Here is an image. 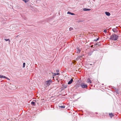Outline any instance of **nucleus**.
<instances>
[{"instance_id":"f257e3e1","label":"nucleus","mask_w":121,"mask_h":121,"mask_svg":"<svg viewBox=\"0 0 121 121\" xmlns=\"http://www.w3.org/2000/svg\"><path fill=\"white\" fill-rule=\"evenodd\" d=\"M118 35L114 34L110 36V39L116 40L118 38Z\"/></svg>"},{"instance_id":"f03ea898","label":"nucleus","mask_w":121,"mask_h":121,"mask_svg":"<svg viewBox=\"0 0 121 121\" xmlns=\"http://www.w3.org/2000/svg\"><path fill=\"white\" fill-rule=\"evenodd\" d=\"M80 86L83 88H85L87 87V86L86 84L85 83H82L80 85Z\"/></svg>"},{"instance_id":"7ed1b4c3","label":"nucleus","mask_w":121,"mask_h":121,"mask_svg":"<svg viewBox=\"0 0 121 121\" xmlns=\"http://www.w3.org/2000/svg\"><path fill=\"white\" fill-rule=\"evenodd\" d=\"M51 82V81L50 80H48L46 81L45 82V84L46 86H49L50 83Z\"/></svg>"},{"instance_id":"20e7f679","label":"nucleus","mask_w":121,"mask_h":121,"mask_svg":"<svg viewBox=\"0 0 121 121\" xmlns=\"http://www.w3.org/2000/svg\"><path fill=\"white\" fill-rule=\"evenodd\" d=\"M105 13L106 15L108 16H109L110 15V13L108 12H106Z\"/></svg>"},{"instance_id":"39448f33","label":"nucleus","mask_w":121,"mask_h":121,"mask_svg":"<svg viewBox=\"0 0 121 121\" xmlns=\"http://www.w3.org/2000/svg\"><path fill=\"white\" fill-rule=\"evenodd\" d=\"M73 79H71V80L68 82V84H71L72 83V82H73Z\"/></svg>"},{"instance_id":"423d86ee","label":"nucleus","mask_w":121,"mask_h":121,"mask_svg":"<svg viewBox=\"0 0 121 121\" xmlns=\"http://www.w3.org/2000/svg\"><path fill=\"white\" fill-rule=\"evenodd\" d=\"M109 115L111 118H112V117L114 116V115L112 113H109Z\"/></svg>"},{"instance_id":"0eeeda50","label":"nucleus","mask_w":121,"mask_h":121,"mask_svg":"<svg viewBox=\"0 0 121 121\" xmlns=\"http://www.w3.org/2000/svg\"><path fill=\"white\" fill-rule=\"evenodd\" d=\"M87 81L88 82L90 83H91V81L90 80V79L88 78L87 80Z\"/></svg>"},{"instance_id":"6e6552de","label":"nucleus","mask_w":121,"mask_h":121,"mask_svg":"<svg viewBox=\"0 0 121 121\" xmlns=\"http://www.w3.org/2000/svg\"><path fill=\"white\" fill-rule=\"evenodd\" d=\"M83 10L84 11H88L90 10L91 9H89L84 8L83 9Z\"/></svg>"},{"instance_id":"1a4fd4ad","label":"nucleus","mask_w":121,"mask_h":121,"mask_svg":"<svg viewBox=\"0 0 121 121\" xmlns=\"http://www.w3.org/2000/svg\"><path fill=\"white\" fill-rule=\"evenodd\" d=\"M112 31L115 32H116L117 31V30L115 28H114L112 29Z\"/></svg>"},{"instance_id":"9d476101","label":"nucleus","mask_w":121,"mask_h":121,"mask_svg":"<svg viewBox=\"0 0 121 121\" xmlns=\"http://www.w3.org/2000/svg\"><path fill=\"white\" fill-rule=\"evenodd\" d=\"M67 13L68 14H71V15H75V14L73 13H71V12H67Z\"/></svg>"},{"instance_id":"9b49d317","label":"nucleus","mask_w":121,"mask_h":121,"mask_svg":"<svg viewBox=\"0 0 121 121\" xmlns=\"http://www.w3.org/2000/svg\"><path fill=\"white\" fill-rule=\"evenodd\" d=\"M4 40L6 41H9V44L10 42V40L9 39H4Z\"/></svg>"},{"instance_id":"f8f14e48","label":"nucleus","mask_w":121,"mask_h":121,"mask_svg":"<svg viewBox=\"0 0 121 121\" xmlns=\"http://www.w3.org/2000/svg\"><path fill=\"white\" fill-rule=\"evenodd\" d=\"M35 103L33 102H31V104L33 106H35Z\"/></svg>"},{"instance_id":"ddd939ff","label":"nucleus","mask_w":121,"mask_h":121,"mask_svg":"<svg viewBox=\"0 0 121 121\" xmlns=\"http://www.w3.org/2000/svg\"><path fill=\"white\" fill-rule=\"evenodd\" d=\"M59 107L62 108H64L65 107V106H59Z\"/></svg>"},{"instance_id":"4468645a","label":"nucleus","mask_w":121,"mask_h":121,"mask_svg":"<svg viewBox=\"0 0 121 121\" xmlns=\"http://www.w3.org/2000/svg\"><path fill=\"white\" fill-rule=\"evenodd\" d=\"M73 29L72 28V27H70L69 28V31H71L73 30Z\"/></svg>"},{"instance_id":"2eb2a0df","label":"nucleus","mask_w":121,"mask_h":121,"mask_svg":"<svg viewBox=\"0 0 121 121\" xmlns=\"http://www.w3.org/2000/svg\"><path fill=\"white\" fill-rule=\"evenodd\" d=\"M23 0L24 1L25 3H26L29 1V0Z\"/></svg>"},{"instance_id":"dca6fc26","label":"nucleus","mask_w":121,"mask_h":121,"mask_svg":"<svg viewBox=\"0 0 121 121\" xmlns=\"http://www.w3.org/2000/svg\"><path fill=\"white\" fill-rule=\"evenodd\" d=\"M25 65H26V64L25 63H23V68H24L25 67Z\"/></svg>"},{"instance_id":"f3484780","label":"nucleus","mask_w":121,"mask_h":121,"mask_svg":"<svg viewBox=\"0 0 121 121\" xmlns=\"http://www.w3.org/2000/svg\"><path fill=\"white\" fill-rule=\"evenodd\" d=\"M2 77H3L2 78H6V79L7 78V77H6L5 76H3V75H2Z\"/></svg>"},{"instance_id":"a211bd4d","label":"nucleus","mask_w":121,"mask_h":121,"mask_svg":"<svg viewBox=\"0 0 121 121\" xmlns=\"http://www.w3.org/2000/svg\"><path fill=\"white\" fill-rule=\"evenodd\" d=\"M99 38H97V39H96L95 40H94V41H97V40H99Z\"/></svg>"},{"instance_id":"6ab92c4d","label":"nucleus","mask_w":121,"mask_h":121,"mask_svg":"<svg viewBox=\"0 0 121 121\" xmlns=\"http://www.w3.org/2000/svg\"><path fill=\"white\" fill-rule=\"evenodd\" d=\"M78 51H77V52L78 53H80V50H79V49H78Z\"/></svg>"},{"instance_id":"aec40b11","label":"nucleus","mask_w":121,"mask_h":121,"mask_svg":"<svg viewBox=\"0 0 121 121\" xmlns=\"http://www.w3.org/2000/svg\"><path fill=\"white\" fill-rule=\"evenodd\" d=\"M104 33H106L107 32V30H104Z\"/></svg>"},{"instance_id":"412c9836","label":"nucleus","mask_w":121,"mask_h":121,"mask_svg":"<svg viewBox=\"0 0 121 121\" xmlns=\"http://www.w3.org/2000/svg\"><path fill=\"white\" fill-rule=\"evenodd\" d=\"M56 75V73H53V76H55Z\"/></svg>"},{"instance_id":"4be33fe9","label":"nucleus","mask_w":121,"mask_h":121,"mask_svg":"<svg viewBox=\"0 0 121 121\" xmlns=\"http://www.w3.org/2000/svg\"><path fill=\"white\" fill-rule=\"evenodd\" d=\"M2 77H2V75H0V78H2Z\"/></svg>"},{"instance_id":"5701e85b","label":"nucleus","mask_w":121,"mask_h":121,"mask_svg":"<svg viewBox=\"0 0 121 121\" xmlns=\"http://www.w3.org/2000/svg\"><path fill=\"white\" fill-rule=\"evenodd\" d=\"M56 75H58L59 74V73H56Z\"/></svg>"},{"instance_id":"b1692460","label":"nucleus","mask_w":121,"mask_h":121,"mask_svg":"<svg viewBox=\"0 0 121 121\" xmlns=\"http://www.w3.org/2000/svg\"><path fill=\"white\" fill-rule=\"evenodd\" d=\"M6 79H8L9 80H10V79H9L7 77V78H6Z\"/></svg>"},{"instance_id":"393cba45","label":"nucleus","mask_w":121,"mask_h":121,"mask_svg":"<svg viewBox=\"0 0 121 121\" xmlns=\"http://www.w3.org/2000/svg\"><path fill=\"white\" fill-rule=\"evenodd\" d=\"M56 72H59V71L58 70H56Z\"/></svg>"},{"instance_id":"a878e982","label":"nucleus","mask_w":121,"mask_h":121,"mask_svg":"<svg viewBox=\"0 0 121 121\" xmlns=\"http://www.w3.org/2000/svg\"><path fill=\"white\" fill-rule=\"evenodd\" d=\"M97 43H96V44H95V46H96V45H97Z\"/></svg>"},{"instance_id":"bb28decb","label":"nucleus","mask_w":121,"mask_h":121,"mask_svg":"<svg viewBox=\"0 0 121 121\" xmlns=\"http://www.w3.org/2000/svg\"><path fill=\"white\" fill-rule=\"evenodd\" d=\"M93 45H92L91 46V47H93Z\"/></svg>"},{"instance_id":"cd10ccee","label":"nucleus","mask_w":121,"mask_h":121,"mask_svg":"<svg viewBox=\"0 0 121 121\" xmlns=\"http://www.w3.org/2000/svg\"><path fill=\"white\" fill-rule=\"evenodd\" d=\"M90 65H92V64H90Z\"/></svg>"}]
</instances>
